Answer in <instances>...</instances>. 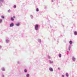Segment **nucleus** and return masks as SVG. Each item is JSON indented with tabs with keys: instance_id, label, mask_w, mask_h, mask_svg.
Masks as SVG:
<instances>
[{
	"instance_id": "f257e3e1",
	"label": "nucleus",
	"mask_w": 77,
	"mask_h": 77,
	"mask_svg": "<svg viewBox=\"0 0 77 77\" xmlns=\"http://www.w3.org/2000/svg\"><path fill=\"white\" fill-rule=\"evenodd\" d=\"M69 43L70 44V45H69V51H70V50H71V45L72 44V41L71 40L69 42Z\"/></svg>"
},
{
	"instance_id": "f03ea898",
	"label": "nucleus",
	"mask_w": 77,
	"mask_h": 77,
	"mask_svg": "<svg viewBox=\"0 0 77 77\" xmlns=\"http://www.w3.org/2000/svg\"><path fill=\"white\" fill-rule=\"evenodd\" d=\"M35 29L36 31L38 30V29H39V25H38V24H36L35 26Z\"/></svg>"
},
{
	"instance_id": "7ed1b4c3",
	"label": "nucleus",
	"mask_w": 77,
	"mask_h": 77,
	"mask_svg": "<svg viewBox=\"0 0 77 77\" xmlns=\"http://www.w3.org/2000/svg\"><path fill=\"white\" fill-rule=\"evenodd\" d=\"M15 18V16H13V17H11V20L12 21H13L14 20V19Z\"/></svg>"
},
{
	"instance_id": "20e7f679",
	"label": "nucleus",
	"mask_w": 77,
	"mask_h": 77,
	"mask_svg": "<svg viewBox=\"0 0 77 77\" xmlns=\"http://www.w3.org/2000/svg\"><path fill=\"white\" fill-rule=\"evenodd\" d=\"M9 42H10V41L9 39H6L5 40V42L7 44H9Z\"/></svg>"
},
{
	"instance_id": "39448f33",
	"label": "nucleus",
	"mask_w": 77,
	"mask_h": 77,
	"mask_svg": "<svg viewBox=\"0 0 77 77\" xmlns=\"http://www.w3.org/2000/svg\"><path fill=\"white\" fill-rule=\"evenodd\" d=\"M72 59L73 62H75V60H76V59L74 57H72Z\"/></svg>"
},
{
	"instance_id": "423d86ee",
	"label": "nucleus",
	"mask_w": 77,
	"mask_h": 77,
	"mask_svg": "<svg viewBox=\"0 0 77 77\" xmlns=\"http://www.w3.org/2000/svg\"><path fill=\"white\" fill-rule=\"evenodd\" d=\"M49 70L50 71H51V72H53V68L51 67L49 68Z\"/></svg>"
},
{
	"instance_id": "0eeeda50",
	"label": "nucleus",
	"mask_w": 77,
	"mask_h": 77,
	"mask_svg": "<svg viewBox=\"0 0 77 77\" xmlns=\"http://www.w3.org/2000/svg\"><path fill=\"white\" fill-rule=\"evenodd\" d=\"M14 26V24L13 23H11L10 24V27H13Z\"/></svg>"
},
{
	"instance_id": "6e6552de",
	"label": "nucleus",
	"mask_w": 77,
	"mask_h": 77,
	"mask_svg": "<svg viewBox=\"0 0 77 77\" xmlns=\"http://www.w3.org/2000/svg\"><path fill=\"white\" fill-rule=\"evenodd\" d=\"M74 35H75V36L77 35V32L76 31H75L74 32Z\"/></svg>"
},
{
	"instance_id": "1a4fd4ad",
	"label": "nucleus",
	"mask_w": 77,
	"mask_h": 77,
	"mask_svg": "<svg viewBox=\"0 0 77 77\" xmlns=\"http://www.w3.org/2000/svg\"><path fill=\"white\" fill-rule=\"evenodd\" d=\"M1 69L3 71H5V69L4 67L2 68Z\"/></svg>"
},
{
	"instance_id": "9d476101",
	"label": "nucleus",
	"mask_w": 77,
	"mask_h": 77,
	"mask_svg": "<svg viewBox=\"0 0 77 77\" xmlns=\"http://www.w3.org/2000/svg\"><path fill=\"white\" fill-rule=\"evenodd\" d=\"M38 41L40 43H41V40L40 39H38Z\"/></svg>"
},
{
	"instance_id": "9b49d317",
	"label": "nucleus",
	"mask_w": 77,
	"mask_h": 77,
	"mask_svg": "<svg viewBox=\"0 0 77 77\" xmlns=\"http://www.w3.org/2000/svg\"><path fill=\"white\" fill-rule=\"evenodd\" d=\"M49 62L50 63H53V62L51 60H49Z\"/></svg>"
},
{
	"instance_id": "f8f14e48",
	"label": "nucleus",
	"mask_w": 77,
	"mask_h": 77,
	"mask_svg": "<svg viewBox=\"0 0 77 77\" xmlns=\"http://www.w3.org/2000/svg\"><path fill=\"white\" fill-rule=\"evenodd\" d=\"M30 17L31 18V19H33V16L32 14L30 15Z\"/></svg>"
},
{
	"instance_id": "ddd939ff",
	"label": "nucleus",
	"mask_w": 77,
	"mask_h": 77,
	"mask_svg": "<svg viewBox=\"0 0 77 77\" xmlns=\"http://www.w3.org/2000/svg\"><path fill=\"white\" fill-rule=\"evenodd\" d=\"M66 77H69V75L68 74V73H66Z\"/></svg>"
},
{
	"instance_id": "4468645a",
	"label": "nucleus",
	"mask_w": 77,
	"mask_h": 77,
	"mask_svg": "<svg viewBox=\"0 0 77 77\" xmlns=\"http://www.w3.org/2000/svg\"><path fill=\"white\" fill-rule=\"evenodd\" d=\"M16 25L17 26H20V23H17L16 24Z\"/></svg>"
},
{
	"instance_id": "2eb2a0df",
	"label": "nucleus",
	"mask_w": 77,
	"mask_h": 77,
	"mask_svg": "<svg viewBox=\"0 0 77 77\" xmlns=\"http://www.w3.org/2000/svg\"><path fill=\"white\" fill-rule=\"evenodd\" d=\"M26 77H30V75L29 74H27L26 75Z\"/></svg>"
},
{
	"instance_id": "dca6fc26",
	"label": "nucleus",
	"mask_w": 77,
	"mask_h": 77,
	"mask_svg": "<svg viewBox=\"0 0 77 77\" xmlns=\"http://www.w3.org/2000/svg\"><path fill=\"white\" fill-rule=\"evenodd\" d=\"M24 72L26 73L27 72V69H25L24 70Z\"/></svg>"
},
{
	"instance_id": "f3484780",
	"label": "nucleus",
	"mask_w": 77,
	"mask_h": 77,
	"mask_svg": "<svg viewBox=\"0 0 77 77\" xmlns=\"http://www.w3.org/2000/svg\"><path fill=\"white\" fill-rule=\"evenodd\" d=\"M11 10L9 9L8 11V13H10V12H11Z\"/></svg>"
},
{
	"instance_id": "a211bd4d",
	"label": "nucleus",
	"mask_w": 77,
	"mask_h": 77,
	"mask_svg": "<svg viewBox=\"0 0 77 77\" xmlns=\"http://www.w3.org/2000/svg\"><path fill=\"white\" fill-rule=\"evenodd\" d=\"M3 2V0H0V3H2Z\"/></svg>"
},
{
	"instance_id": "6ab92c4d",
	"label": "nucleus",
	"mask_w": 77,
	"mask_h": 77,
	"mask_svg": "<svg viewBox=\"0 0 77 77\" xmlns=\"http://www.w3.org/2000/svg\"><path fill=\"white\" fill-rule=\"evenodd\" d=\"M13 8H17V6L15 5H14Z\"/></svg>"
},
{
	"instance_id": "aec40b11",
	"label": "nucleus",
	"mask_w": 77,
	"mask_h": 77,
	"mask_svg": "<svg viewBox=\"0 0 77 77\" xmlns=\"http://www.w3.org/2000/svg\"><path fill=\"white\" fill-rule=\"evenodd\" d=\"M59 57H62V55L61 54H60L59 55Z\"/></svg>"
},
{
	"instance_id": "412c9836",
	"label": "nucleus",
	"mask_w": 77,
	"mask_h": 77,
	"mask_svg": "<svg viewBox=\"0 0 77 77\" xmlns=\"http://www.w3.org/2000/svg\"><path fill=\"white\" fill-rule=\"evenodd\" d=\"M1 18L3 19H4V18H5V17H4L3 16H2Z\"/></svg>"
},
{
	"instance_id": "4be33fe9",
	"label": "nucleus",
	"mask_w": 77,
	"mask_h": 77,
	"mask_svg": "<svg viewBox=\"0 0 77 77\" xmlns=\"http://www.w3.org/2000/svg\"><path fill=\"white\" fill-rule=\"evenodd\" d=\"M2 23V19H0V23Z\"/></svg>"
},
{
	"instance_id": "5701e85b",
	"label": "nucleus",
	"mask_w": 77,
	"mask_h": 77,
	"mask_svg": "<svg viewBox=\"0 0 77 77\" xmlns=\"http://www.w3.org/2000/svg\"><path fill=\"white\" fill-rule=\"evenodd\" d=\"M36 11H37V12H38V11H39V9L38 8H37L36 9Z\"/></svg>"
},
{
	"instance_id": "b1692460",
	"label": "nucleus",
	"mask_w": 77,
	"mask_h": 77,
	"mask_svg": "<svg viewBox=\"0 0 77 77\" xmlns=\"http://www.w3.org/2000/svg\"><path fill=\"white\" fill-rule=\"evenodd\" d=\"M48 59H51V57H50V56L48 55Z\"/></svg>"
},
{
	"instance_id": "393cba45",
	"label": "nucleus",
	"mask_w": 77,
	"mask_h": 77,
	"mask_svg": "<svg viewBox=\"0 0 77 77\" xmlns=\"http://www.w3.org/2000/svg\"><path fill=\"white\" fill-rule=\"evenodd\" d=\"M17 64H19V63H20V62L17 61Z\"/></svg>"
},
{
	"instance_id": "a878e982",
	"label": "nucleus",
	"mask_w": 77,
	"mask_h": 77,
	"mask_svg": "<svg viewBox=\"0 0 77 77\" xmlns=\"http://www.w3.org/2000/svg\"><path fill=\"white\" fill-rule=\"evenodd\" d=\"M2 6V3H0V7H1Z\"/></svg>"
},
{
	"instance_id": "bb28decb",
	"label": "nucleus",
	"mask_w": 77,
	"mask_h": 77,
	"mask_svg": "<svg viewBox=\"0 0 77 77\" xmlns=\"http://www.w3.org/2000/svg\"><path fill=\"white\" fill-rule=\"evenodd\" d=\"M1 77H5V75H2Z\"/></svg>"
},
{
	"instance_id": "cd10ccee",
	"label": "nucleus",
	"mask_w": 77,
	"mask_h": 77,
	"mask_svg": "<svg viewBox=\"0 0 77 77\" xmlns=\"http://www.w3.org/2000/svg\"><path fill=\"white\" fill-rule=\"evenodd\" d=\"M2 47V46L1 45H0V49H1Z\"/></svg>"
},
{
	"instance_id": "c85d7f7f",
	"label": "nucleus",
	"mask_w": 77,
	"mask_h": 77,
	"mask_svg": "<svg viewBox=\"0 0 77 77\" xmlns=\"http://www.w3.org/2000/svg\"><path fill=\"white\" fill-rule=\"evenodd\" d=\"M45 9H46L47 8V7L45 6V7H44Z\"/></svg>"
},
{
	"instance_id": "c756f323",
	"label": "nucleus",
	"mask_w": 77,
	"mask_h": 77,
	"mask_svg": "<svg viewBox=\"0 0 77 77\" xmlns=\"http://www.w3.org/2000/svg\"><path fill=\"white\" fill-rule=\"evenodd\" d=\"M54 0H52V2H54Z\"/></svg>"
},
{
	"instance_id": "7c9ffc66",
	"label": "nucleus",
	"mask_w": 77,
	"mask_h": 77,
	"mask_svg": "<svg viewBox=\"0 0 77 77\" xmlns=\"http://www.w3.org/2000/svg\"><path fill=\"white\" fill-rule=\"evenodd\" d=\"M62 77H64V75H62Z\"/></svg>"
},
{
	"instance_id": "2f4dec72",
	"label": "nucleus",
	"mask_w": 77,
	"mask_h": 77,
	"mask_svg": "<svg viewBox=\"0 0 77 77\" xmlns=\"http://www.w3.org/2000/svg\"><path fill=\"white\" fill-rule=\"evenodd\" d=\"M50 27H52V26H50Z\"/></svg>"
},
{
	"instance_id": "473e14b6",
	"label": "nucleus",
	"mask_w": 77,
	"mask_h": 77,
	"mask_svg": "<svg viewBox=\"0 0 77 77\" xmlns=\"http://www.w3.org/2000/svg\"><path fill=\"white\" fill-rule=\"evenodd\" d=\"M58 69H60V68H59V67L58 68Z\"/></svg>"
},
{
	"instance_id": "72a5a7b5",
	"label": "nucleus",
	"mask_w": 77,
	"mask_h": 77,
	"mask_svg": "<svg viewBox=\"0 0 77 77\" xmlns=\"http://www.w3.org/2000/svg\"><path fill=\"white\" fill-rule=\"evenodd\" d=\"M71 1V0H70Z\"/></svg>"
},
{
	"instance_id": "f704fd0d",
	"label": "nucleus",
	"mask_w": 77,
	"mask_h": 77,
	"mask_svg": "<svg viewBox=\"0 0 77 77\" xmlns=\"http://www.w3.org/2000/svg\"><path fill=\"white\" fill-rule=\"evenodd\" d=\"M0 42H1V41H0Z\"/></svg>"
}]
</instances>
